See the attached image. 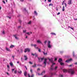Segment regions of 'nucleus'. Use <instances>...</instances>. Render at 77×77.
Returning <instances> with one entry per match:
<instances>
[{"label": "nucleus", "mask_w": 77, "mask_h": 77, "mask_svg": "<svg viewBox=\"0 0 77 77\" xmlns=\"http://www.w3.org/2000/svg\"><path fill=\"white\" fill-rule=\"evenodd\" d=\"M47 40H46L44 42V43L45 44H46L47 43Z\"/></svg>", "instance_id": "30"}, {"label": "nucleus", "mask_w": 77, "mask_h": 77, "mask_svg": "<svg viewBox=\"0 0 77 77\" xmlns=\"http://www.w3.org/2000/svg\"><path fill=\"white\" fill-rule=\"evenodd\" d=\"M31 46H32V47H33V46H34V45L33 44H31Z\"/></svg>", "instance_id": "48"}, {"label": "nucleus", "mask_w": 77, "mask_h": 77, "mask_svg": "<svg viewBox=\"0 0 77 77\" xmlns=\"http://www.w3.org/2000/svg\"><path fill=\"white\" fill-rule=\"evenodd\" d=\"M50 41H49L48 42V45H50Z\"/></svg>", "instance_id": "26"}, {"label": "nucleus", "mask_w": 77, "mask_h": 77, "mask_svg": "<svg viewBox=\"0 0 77 77\" xmlns=\"http://www.w3.org/2000/svg\"><path fill=\"white\" fill-rule=\"evenodd\" d=\"M10 64L11 66H13V63H10Z\"/></svg>", "instance_id": "22"}, {"label": "nucleus", "mask_w": 77, "mask_h": 77, "mask_svg": "<svg viewBox=\"0 0 77 77\" xmlns=\"http://www.w3.org/2000/svg\"><path fill=\"white\" fill-rule=\"evenodd\" d=\"M37 42L38 43H40V44H42V42L41 41V40H37Z\"/></svg>", "instance_id": "9"}, {"label": "nucleus", "mask_w": 77, "mask_h": 77, "mask_svg": "<svg viewBox=\"0 0 77 77\" xmlns=\"http://www.w3.org/2000/svg\"><path fill=\"white\" fill-rule=\"evenodd\" d=\"M48 48H51V47H52V46H51L50 45H48Z\"/></svg>", "instance_id": "12"}, {"label": "nucleus", "mask_w": 77, "mask_h": 77, "mask_svg": "<svg viewBox=\"0 0 77 77\" xmlns=\"http://www.w3.org/2000/svg\"><path fill=\"white\" fill-rule=\"evenodd\" d=\"M38 51L39 52H41V49H39Z\"/></svg>", "instance_id": "41"}, {"label": "nucleus", "mask_w": 77, "mask_h": 77, "mask_svg": "<svg viewBox=\"0 0 77 77\" xmlns=\"http://www.w3.org/2000/svg\"><path fill=\"white\" fill-rule=\"evenodd\" d=\"M64 4L65 5V7L66 8V6H67V5H66V4L65 3Z\"/></svg>", "instance_id": "44"}, {"label": "nucleus", "mask_w": 77, "mask_h": 77, "mask_svg": "<svg viewBox=\"0 0 77 77\" xmlns=\"http://www.w3.org/2000/svg\"><path fill=\"white\" fill-rule=\"evenodd\" d=\"M73 56L74 57V56H75V54H74V52H73Z\"/></svg>", "instance_id": "38"}, {"label": "nucleus", "mask_w": 77, "mask_h": 77, "mask_svg": "<svg viewBox=\"0 0 77 77\" xmlns=\"http://www.w3.org/2000/svg\"><path fill=\"white\" fill-rule=\"evenodd\" d=\"M60 14V12H58L57 14V15H59V14Z\"/></svg>", "instance_id": "55"}, {"label": "nucleus", "mask_w": 77, "mask_h": 77, "mask_svg": "<svg viewBox=\"0 0 77 77\" xmlns=\"http://www.w3.org/2000/svg\"><path fill=\"white\" fill-rule=\"evenodd\" d=\"M37 71H40V69L39 68H38L37 69Z\"/></svg>", "instance_id": "56"}, {"label": "nucleus", "mask_w": 77, "mask_h": 77, "mask_svg": "<svg viewBox=\"0 0 77 77\" xmlns=\"http://www.w3.org/2000/svg\"><path fill=\"white\" fill-rule=\"evenodd\" d=\"M14 70H15V69H12V72H14Z\"/></svg>", "instance_id": "51"}, {"label": "nucleus", "mask_w": 77, "mask_h": 77, "mask_svg": "<svg viewBox=\"0 0 77 77\" xmlns=\"http://www.w3.org/2000/svg\"><path fill=\"white\" fill-rule=\"evenodd\" d=\"M60 77H63V75H59Z\"/></svg>", "instance_id": "35"}, {"label": "nucleus", "mask_w": 77, "mask_h": 77, "mask_svg": "<svg viewBox=\"0 0 77 77\" xmlns=\"http://www.w3.org/2000/svg\"><path fill=\"white\" fill-rule=\"evenodd\" d=\"M20 1L23 2L24 1V0H20Z\"/></svg>", "instance_id": "59"}, {"label": "nucleus", "mask_w": 77, "mask_h": 77, "mask_svg": "<svg viewBox=\"0 0 77 77\" xmlns=\"http://www.w3.org/2000/svg\"><path fill=\"white\" fill-rule=\"evenodd\" d=\"M24 57L25 58V60H27L28 58H27V57L26 55H24Z\"/></svg>", "instance_id": "5"}, {"label": "nucleus", "mask_w": 77, "mask_h": 77, "mask_svg": "<svg viewBox=\"0 0 77 77\" xmlns=\"http://www.w3.org/2000/svg\"><path fill=\"white\" fill-rule=\"evenodd\" d=\"M61 65H64V63H60Z\"/></svg>", "instance_id": "25"}, {"label": "nucleus", "mask_w": 77, "mask_h": 77, "mask_svg": "<svg viewBox=\"0 0 77 77\" xmlns=\"http://www.w3.org/2000/svg\"><path fill=\"white\" fill-rule=\"evenodd\" d=\"M30 49L29 48H26L25 50L24 53H26L27 51H28V52H30Z\"/></svg>", "instance_id": "3"}, {"label": "nucleus", "mask_w": 77, "mask_h": 77, "mask_svg": "<svg viewBox=\"0 0 77 77\" xmlns=\"http://www.w3.org/2000/svg\"><path fill=\"white\" fill-rule=\"evenodd\" d=\"M55 64H56V63H53L52 65V66H53V65H55Z\"/></svg>", "instance_id": "45"}, {"label": "nucleus", "mask_w": 77, "mask_h": 77, "mask_svg": "<svg viewBox=\"0 0 77 77\" xmlns=\"http://www.w3.org/2000/svg\"><path fill=\"white\" fill-rule=\"evenodd\" d=\"M69 72H70L71 75H74L75 73V71L73 69H70L68 70Z\"/></svg>", "instance_id": "1"}, {"label": "nucleus", "mask_w": 77, "mask_h": 77, "mask_svg": "<svg viewBox=\"0 0 77 77\" xmlns=\"http://www.w3.org/2000/svg\"><path fill=\"white\" fill-rule=\"evenodd\" d=\"M6 50L7 51H11V50L8 48H6Z\"/></svg>", "instance_id": "7"}, {"label": "nucleus", "mask_w": 77, "mask_h": 77, "mask_svg": "<svg viewBox=\"0 0 77 77\" xmlns=\"http://www.w3.org/2000/svg\"><path fill=\"white\" fill-rule=\"evenodd\" d=\"M71 60H72V59L71 58L69 59V60H66V62H69L71 61Z\"/></svg>", "instance_id": "6"}, {"label": "nucleus", "mask_w": 77, "mask_h": 77, "mask_svg": "<svg viewBox=\"0 0 77 77\" xmlns=\"http://www.w3.org/2000/svg\"><path fill=\"white\" fill-rule=\"evenodd\" d=\"M18 72L19 74H21L22 73V71L20 70H19L18 71Z\"/></svg>", "instance_id": "15"}, {"label": "nucleus", "mask_w": 77, "mask_h": 77, "mask_svg": "<svg viewBox=\"0 0 77 77\" xmlns=\"http://www.w3.org/2000/svg\"><path fill=\"white\" fill-rule=\"evenodd\" d=\"M48 2H50V3H51V0H48Z\"/></svg>", "instance_id": "42"}, {"label": "nucleus", "mask_w": 77, "mask_h": 77, "mask_svg": "<svg viewBox=\"0 0 77 77\" xmlns=\"http://www.w3.org/2000/svg\"><path fill=\"white\" fill-rule=\"evenodd\" d=\"M17 36L16 35H14V37H15V38L16 39H18L19 38H17V36Z\"/></svg>", "instance_id": "14"}, {"label": "nucleus", "mask_w": 77, "mask_h": 77, "mask_svg": "<svg viewBox=\"0 0 77 77\" xmlns=\"http://www.w3.org/2000/svg\"><path fill=\"white\" fill-rule=\"evenodd\" d=\"M29 63H30V64H31V65H32V64H33V63H32V62H31V61L29 62Z\"/></svg>", "instance_id": "33"}, {"label": "nucleus", "mask_w": 77, "mask_h": 77, "mask_svg": "<svg viewBox=\"0 0 77 77\" xmlns=\"http://www.w3.org/2000/svg\"><path fill=\"white\" fill-rule=\"evenodd\" d=\"M15 47V46H14V45H11L10 46V48H13V47Z\"/></svg>", "instance_id": "19"}, {"label": "nucleus", "mask_w": 77, "mask_h": 77, "mask_svg": "<svg viewBox=\"0 0 77 77\" xmlns=\"http://www.w3.org/2000/svg\"><path fill=\"white\" fill-rule=\"evenodd\" d=\"M30 71L31 73H33V71L32 70V69H30Z\"/></svg>", "instance_id": "27"}, {"label": "nucleus", "mask_w": 77, "mask_h": 77, "mask_svg": "<svg viewBox=\"0 0 77 77\" xmlns=\"http://www.w3.org/2000/svg\"><path fill=\"white\" fill-rule=\"evenodd\" d=\"M32 54V56H34L35 55V54H33V53H32V54Z\"/></svg>", "instance_id": "47"}, {"label": "nucleus", "mask_w": 77, "mask_h": 77, "mask_svg": "<svg viewBox=\"0 0 77 77\" xmlns=\"http://www.w3.org/2000/svg\"><path fill=\"white\" fill-rule=\"evenodd\" d=\"M7 66L8 68H9V65H7Z\"/></svg>", "instance_id": "54"}, {"label": "nucleus", "mask_w": 77, "mask_h": 77, "mask_svg": "<svg viewBox=\"0 0 77 77\" xmlns=\"http://www.w3.org/2000/svg\"><path fill=\"white\" fill-rule=\"evenodd\" d=\"M2 2L4 4H6V2H5V1H2Z\"/></svg>", "instance_id": "32"}, {"label": "nucleus", "mask_w": 77, "mask_h": 77, "mask_svg": "<svg viewBox=\"0 0 77 77\" xmlns=\"http://www.w3.org/2000/svg\"><path fill=\"white\" fill-rule=\"evenodd\" d=\"M51 70H53V69H54L53 68L52 66H51Z\"/></svg>", "instance_id": "24"}, {"label": "nucleus", "mask_w": 77, "mask_h": 77, "mask_svg": "<svg viewBox=\"0 0 77 77\" xmlns=\"http://www.w3.org/2000/svg\"><path fill=\"white\" fill-rule=\"evenodd\" d=\"M2 33L3 34V35H5V31H3L2 32Z\"/></svg>", "instance_id": "37"}, {"label": "nucleus", "mask_w": 77, "mask_h": 77, "mask_svg": "<svg viewBox=\"0 0 77 77\" xmlns=\"http://www.w3.org/2000/svg\"><path fill=\"white\" fill-rule=\"evenodd\" d=\"M62 61V59L61 58H60L58 60V62H59V63H61Z\"/></svg>", "instance_id": "11"}, {"label": "nucleus", "mask_w": 77, "mask_h": 77, "mask_svg": "<svg viewBox=\"0 0 77 77\" xmlns=\"http://www.w3.org/2000/svg\"><path fill=\"white\" fill-rule=\"evenodd\" d=\"M12 57L13 58V59H14V57H15V56H12Z\"/></svg>", "instance_id": "62"}, {"label": "nucleus", "mask_w": 77, "mask_h": 77, "mask_svg": "<svg viewBox=\"0 0 77 77\" xmlns=\"http://www.w3.org/2000/svg\"><path fill=\"white\" fill-rule=\"evenodd\" d=\"M51 35H56V34H55V33H51Z\"/></svg>", "instance_id": "23"}, {"label": "nucleus", "mask_w": 77, "mask_h": 77, "mask_svg": "<svg viewBox=\"0 0 77 77\" xmlns=\"http://www.w3.org/2000/svg\"><path fill=\"white\" fill-rule=\"evenodd\" d=\"M45 71H44L43 72H42V73H41V74H43V73H45Z\"/></svg>", "instance_id": "43"}, {"label": "nucleus", "mask_w": 77, "mask_h": 77, "mask_svg": "<svg viewBox=\"0 0 77 77\" xmlns=\"http://www.w3.org/2000/svg\"><path fill=\"white\" fill-rule=\"evenodd\" d=\"M43 53L44 54V55H45V53L44 52H43Z\"/></svg>", "instance_id": "52"}, {"label": "nucleus", "mask_w": 77, "mask_h": 77, "mask_svg": "<svg viewBox=\"0 0 77 77\" xmlns=\"http://www.w3.org/2000/svg\"><path fill=\"white\" fill-rule=\"evenodd\" d=\"M63 72L64 73H65V72H67V70H66V69H63Z\"/></svg>", "instance_id": "18"}, {"label": "nucleus", "mask_w": 77, "mask_h": 77, "mask_svg": "<svg viewBox=\"0 0 77 77\" xmlns=\"http://www.w3.org/2000/svg\"><path fill=\"white\" fill-rule=\"evenodd\" d=\"M74 64H75V65H77V63L76 62V63H74Z\"/></svg>", "instance_id": "60"}, {"label": "nucleus", "mask_w": 77, "mask_h": 77, "mask_svg": "<svg viewBox=\"0 0 77 77\" xmlns=\"http://www.w3.org/2000/svg\"><path fill=\"white\" fill-rule=\"evenodd\" d=\"M35 57H38V55L36 54V53H35Z\"/></svg>", "instance_id": "39"}, {"label": "nucleus", "mask_w": 77, "mask_h": 77, "mask_svg": "<svg viewBox=\"0 0 77 77\" xmlns=\"http://www.w3.org/2000/svg\"><path fill=\"white\" fill-rule=\"evenodd\" d=\"M27 72L25 71L24 72V75L25 77H26L27 76Z\"/></svg>", "instance_id": "10"}, {"label": "nucleus", "mask_w": 77, "mask_h": 77, "mask_svg": "<svg viewBox=\"0 0 77 77\" xmlns=\"http://www.w3.org/2000/svg\"><path fill=\"white\" fill-rule=\"evenodd\" d=\"M17 70H15L14 71V74H16L17 73Z\"/></svg>", "instance_id": "31"}, {"label": "nucleus", "mask_w": 77, "mask_h": 77, "mask_svg": "<svg viewBox=\"0 0 77 77\" xmlns=\"http://www.w3.org/2000/svg\"><path fill=\"white\" fill-rule=\"evenodd\" d=\"M57 60V59L56 58L54 59V61H56V60Z\"/></svg>", "instance_id": "57"}, {"label": "nucleus", "mask_w": 77, "mask_h": 77, "mask_svg": "<svg viewBox=\"0 0 77 77\" xmlns=\"http://www.w3.org/2000/svg\"><path fill=\"white\" fill-rule=\"evenodd\" d=\"M70 29H72V30H73V29H74V28H73L72 27H70Z\"/></svg>", "instance_id": "50"}, {"label": "nucleus", "mask_w": 77, "mask_h": 77, "mask_svg": "<svg viewBox=\"0 0 77 77\" xmlns=\"http://www.w3.org/2000/svg\"><path fill=\"white\" fill-rule=\"evenodd\" d=\"M19 22H20V24H21V22H22V21L20 19L19 20Z\"/></svg>", "instance_id": "28"}, {"label": "nucleus", "mask_w": 77, "mask_h": 77, "mask_svg": "<svg viewBox=\"0 0 77 77\" xmlns=\"http://www.w3.org/2000/svg\"><path fill=\"white\" fill-rule=\"evenodd\" d=\"M64 3H65V1H64L62 3V5H64Z\"/></svg>", "instance_id": "29"}, {"label": "nucleus", "mask_w": 77, "mask_h": 77, "mask_svg": "<svg viewBox=\"0 0 77 77\" xmlns=\"http://www.w3.org/2000/svg\"><path fill=\"white\" fill-rule=\"evenodd\" d=\"M62 11H65V6L64 5L63 7Z\"/></svg>", "instance_id": "17"}, {"label": "nucleus", "mask_w": 77, "mask_h": 77, "mask_svg": "<svg viewBox=\"0 0 77 77\" xmlns=\"http://www.w3.org/2000/svg\"><path fill=\"white\" fill-rule=\"evenodd\" d=\"M31 77H34V75L32 74V75L31 76Z\"/></svg>", "instance_id": "46"}, {"label": "nucleus", "mask_w": 77, "mask_h": 77, "mask_svg": "<svg viewBox=\"0 0 77 77\" xmlns=\"http://www.w3.org/2000/svg\"><path fill=\"white\" fill-rule=\"evenodd\" d=\"M46 62H47V59H45L44 62V63L45 64V65H46Z\"/></svg>", "instance_id": "8"}, {"label": "nucleus", "mask_w": 77, "mask_h": 77, "mask_svg": "<svg viewBox=\"0 0 77 77\" xmlns=\"http://www.w3.org/2000/svg\"><path fill=\"white\" fill-rule=\"evenodd\" d=\"M44 77H48V76L47 75H45Z\"/></svg>", "instance_id": "58"}, {"label": "nucleus", "mask_w": 77, "mask_h": 77, "mask_svg": "<svg viewBox=\"0 0 77 77\" xmlns=\"http://www.w3.org/2000/svg\"><path fill=\"white\" fill-rule=\"evenodd\" d=\"M56 10L57 11H58V9L57 8H56Z\"/></svg>", "instance_id": "64"}, {"label": "nucleus", "mask_w": 77, "mask_h": 77, "mask_svg": "<svg viewBox=\"0 0 77 77\" xmlns=\"http://www.w3.org/2000/svg\"><path fill=\"white\" fill-rule=\"evenodd\" d=\"M72 0H69L68 1V4L69 5H71L72 4V2H71Z\"/></svg>", "instance_id": "4"}, {"label": "nucleus", "mask_w": 77, "mask_h": 77, "mask_svg": "<svg viewBox=\"0 0 77 77\" xmlns=\"http://www.w3.org/2000/svg\"><path fill=\"white\" fill-rule=\"evenodd\" d=\"M49 61H51L52 63H53V58H51V59L49 58L48 59Z\"/></svg>", "instance_id": "16"}, {"label": "nucleus", "mask_w": 77, "mask_h": 77, "mask_svg": "<svg viewBox=\"0 0 77 77\" xmlns=\"http://www.w3.org/2000/svg\"><path fill=\"white\" fill-rule=\"evenodd\" d=\"M57 66H56V67H55V70H56V69H57Z\"/></svg>", "instance_id": "49"}, {"label": "nucleus", "mask_w": 77, "mask_h": 77, "mask_svg": "<svg viewBox=\"0 0 77 77\" xmlns=\"http://www.w3.org/2000/svg\"><path fill=\"white\" fill-rule=\"evenodd\" d=\"M28 24H31V21H30L28 23Z\"/></svg>", "instance_id": "34"}, {"label": "nucleus", "mask_w": 77, "mask_h": 77, "mask_svg": "<svg viewBox=\"0 0 77 77\" xmlns=\"http://www.w3.org/2000/svg\"><path fill=\"white\" fill-rule=\"evenodd\" d=\"M38 66H42V65H40V64H38Z\"/></svg>", "instance_id": "53"}, {"label": "nucleus", "mask_w": 77, "mask_h": 77, "mask_svg": "<svg viewBox=\"0 0 77 77\" xmlns=\"http://www.w3.org/2000/svg\"><path fill=\"white\" fill-rule=\"evenodd\" d=\"M34 14H35L36 15H38V13H37V12L36 11H34Z\"/></svg>", "instance_id": "20"}, {"label": "nucleus", "mask_w": 77, "mask_h": 77, "mask_svg": "<svg viewBox=\"0 0 77 77\" xmlns=\"http://www.w3.org/2000/svg\"><path fill=\"white\" fill-rule=\"evenodd\" d=\"M74 20H75V21L77 20V18L76 19H74Z\"/></svg>", "instance_id": "63"}, {"label": "nucleus", "mask_w": 77, "mask_h": 77, "mask_svg": "<svg viewBox=\"0 0 77 77\" xmlns=\"http://www.w3.org/2000/svg\"><path fill=\"white\" fill-rule=\"evenodd\" d=\"M23 33H26V30H23Z\"/></svg>", "instance_id": "40"}, {"label": "nucleus", "mask_w": 77, "mask_h": 77, "mask_svg": "<svg viewBox=\"0 0 77 77\" xmlns=\"http://www.w3.org/2000/svg\"><path fill=\"white\" fill-rule=\"evenodd\" d=\"M28 77H30V74H28Z\"/></svg>", "instance_id": "61"}, {"label": "nucleus", "mask_w": 77, "mask_h": 77, "mask_svg": "<svg viewBox=\"0 0 77 77\" xmlns=\"http://www.w3.org/2000/svg\"><path fill=\"white\" fill-rule=\"evenodd\" d=\"M38 61L39 62H41L43 60H44V57L42 58H38Z\"/></svg>", "instance_id": "2"}, {"label": "nucleus", "mask_w": 77, "mask_h": 77, "mask_svg": "<svg viewBox=\"0 0 77 77\" xmlns=\"http://www.w3.org/2000/svg\"><path fill=\"white\" fill-rule=\"evenodd\" d=\"M49 6H53V4L52 3H50L49 5Z\"/></svg>", "instance_id": "21"}, {"label": "nucleus", "mask_w": 77, "mask_h": 77, "mask_svg": "<svg viewBox=\"0 0 77 77\" xmlns=\"http://www.w3.org/2000/svg\"><path fill=\"white\" fill-rule=\"evenodd\" d=\"M34 46L35 48L36 47V44L34 45Z\"/></svg>", "instance_id": "36"}, {"label": "nucleus", "mask_w": 77, "mask_h": 77, "mask_svg": "<svg viewBox=\"0 0 77 77\" xmlns=\"http://www.w3.org/2000/svg\"><path fill=\"white\" fill-rule=\"evenodd\" d=\"M32 67L33 68H35V67H36V63H34V65L32 66Z\"/></svg>", "instance_id": "13"}]
</instances>
